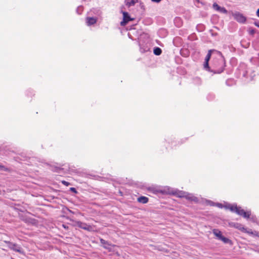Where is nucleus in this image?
I'll list each match as a JSON object with an SVG mask.
<instances>
[{"label":"nucleus","instance_id":"obj_21","mask_svg":"<svg viewBox=\"0 0 259 259\" xmlns=\"http://www.w3.org/2000/svg\"><path fill=\"white\" fill-rule=\"evenodd\" d=\"M254 24H255V26H256L257 27H259V21L255 22Z\"/></svg>","mask_w":259,"mask_h":259},{"label":"nucleus","instance_id":"obj_15","mask_svg":"<svg viewBox=\"0 0 259 259\" xmlns=\"http://www.w3.org/2000/svg\"><path fill=\"white\" fill-rule=\"evenodd\" d=\"M154 53L156 55H159L161 53V50L159 48H156L154 49Z\"/></svg>","mask_w":259,"mask_h":259},{"label":"nucleus","instance_id":"obj_18","mask_svg":"<svg viewBox=\"0 0 259 259\" xmlns=\"http://www.w3.org/2000/svg\"><path fill=\"white\" fill-rule=\"evenodd\" d=\"M62 183L64 185H66V186H68V185H69V183H68V182H66V181H62Z\"/></svg>","mask_w":259,"mask_h":259},{"label":"nucleus","instance_id":"obj_3","mask_svg":"<svg viewBox=\"0 0 259 259\" xmlns=\"http://www.w3.org/2000/svg\"><path fill=\"white\" fill-rule=\"evenodd\" d=\"M213 234L217 237L220 240H221L225 243H227L229 241V239L222 236L221 232L218 229H213Z\"/></svg>","mask_w":259,"mask_h":259},{"label":"nucleus","instance_id":"obj_20","mask_svg":"<svg viewBox=\"0 0 259 259\" xmlns=\"http://www.w3.org/2000/svg\"><path fill=\"white\" fill-rule=\"evenodd\" d=\"M152 2H155V3H159L161 0H151Z\"/></svg>","mask_w":259,"mask_h":259},{"label":"nucleus","instance_id":"obj_6","mask_svg":"<svg viewBox=\"0 0 259 259\" xmlns=\"http://www.w3.org/2000/svg\"><path fill=\"white\" fill-rule=\"evenodd\" d=\"M101 242L104 244V247L108 249L110 251H114L116 250V246L107 243H105V240L101 239Z\"/></svg>","mask_w":259,"mask_h":259},{"label":"nucleus","instance_id":"obj_23","mask_svg":"<svg viewBox=\"0 0 259 259\" xmlns=\"http://www.w3.org/2000/svg\"><path fill=\"white\" fill-rule=\"evenodd\" d=\"M254 33V31L253 30H252L250 31V33L253 34Z\"/></svg>","mask_w":259,"mask_h":259},{"label":"nucleus","instance_id":"obj_10","mask_svg":"<svg viewBox=\"0 0 259 259\" xmlns=\"http://www.w3.org/2000/svg\"><path fill=\"white\" fill-rule=\"evenodd\" d=\"M234 227L243 232L250 233L249 231H247V229L245 228L244 226L240 224L237 223L234 225Z\"/></svg>","mask_w":259,"mask_h":259},{"label":"nucleus","instance_id":"obj_1","mask_svg":"<svg viewBox=\"0 0 259 259\" xmlns=\"http://www.w3.org/2000/svg\"><path fill=\"white\" fill-rule=\"evenodd\" d=\"M224 207L226 209H229L232 212H235L237 214L243 216L244 218H249L251 214L250 211H245L241 207H237L236 205L226 204Z\"/></svg>","mask_w":259,"mask_h":259},{"label":"nucleus","instance_id":"obj_17","mask_svg":"<svg viewBox=\"0 0 259 259\" xmlns=\"http://www.w3.org/2000/svg\"><path fill=\"white\" fill-rule=\"evenodd\" d=\"M204 68L205 69H207L208 70H209V65H208V62H206V61H205V63L204 64Z\"/></svg>","mask_w":259,"mask_h":259},{"label":"nucleus","instance_id":"obj_4","mask_svg":"<svg viewBox=\"0 0 259 259\" xmlns=\"http://www.w3.org/2000/svg\"><path fill=\"white\" fill-rule=\"evenodd\" d=\"M179 196L180 197H186L187 199L194 201H197V198L196 197L194 196L192 194H188L185 192H181Z\"/></svg>","mask_w":259,"mask_h":259},{"label":"nucleus","instance_id":"obj_25","mask_svg":"<svg viewBox=\"0 0 259 259\" xmlns=\"http://www.w3.org/2000/svg\"><path fill=\"white\" fill-rule=\"evenodd\" d=\"M178 20H180L179 18H177V19H176V21H178Z\"/></svg>","mask_w":259,"mask_h":259},{"label":"nucleus","instance_id":"obj_9","mask_svg":"<svg viewBox=\"0 0 259 259\" xmlns=\"http://www.w3.org/2000/svg\"><path fill=\"white\" fill-rule=\"evenodd\" d=\"M123 20L121 22L120 24L122 26L125 25L127 22L131 20L130 16L127 12H123Z\"/></svg>","mask_w":259,"mask_h":259},{"label":"nucleus","instance_id":"obj_8","mask_svg":"<svg viewBox=\"0 0 259 259\" xmlns=\"http://www.w3.org/2000/svg\"><path fill=\"white\" fill-rule=\"evenodd\" d=\"M212 8L215 11H219L222 13L227 14L228 12L227 10L224 7L219 6L217 3H214L212 5Z\"/></svg>","mask_w":259,"mask_h":259},{"label":"nucleus","instance_id":"obj_14","mask_svg":"<svg viewBox=\"0 0 259 259\" xmlns=\"http://www.w3.org/2000/svg\"><path fill=\"white\" fill-rule=\"evenodd\" d=\"M138 202L142 203H146L148 201V198L145 196H141L138 198Z\"/></svg>","mask_w":259,"mask_h":259},{"label":"nucleus","instance_id":"obj_19","mask_svg":"<svg viewBox=\"0 0 259 259\" xmlns=\"http://www.w3.org/2000/svg\"><path fill=\"white\" fill-rule=\"evenodd\" d=\"M217 206L220 208H222L223 207V205L221 203H217Z\"/></svg>","mask_w":259,"mask_h":259},{"label":"nucleus","instance_id":"obj_16","mask_svg":"<svg viewBox=\"0 0 259 259\" xmlns=\"http://www.w3.org/2000/svg\"><path fill=\"white\" fill-rule=\"evenodd\" d=\"M212 50H209L208 51V52L205 57V61H206V62H209V60L211 57V52H212Z\"/></svg>","mask_w":259,"mask_h":259},{"label":"nucleus","instance_id":"obj_24","mask_svg":"<svg viewBox=\"0 0 259 259\" xmlns=\"http://www.w3.org/2000/svg\"><path fill=\"white\" fill-rule=\"evenodd\" d=\"M71 190L72 191H75V188H71Z\"/></svg>","mask_w":259,"mask_h":259},{"label":"nucleus","instance_id":"obj_12","mask_svg":"<svg viewBox=\"0 0 259 259\" xmlns=\"http://www.w3.org/2000/svg\"><path fill=\"white\" fill-rule=\"evenodd\" d=\"M87 22L88 25H91L94 24L97 21L96 19L93 17L88 18L87 19Z\"/></svg>","mask_w":259,"mask_h":259},{"label":"nucleus","instance_id":"obj_11","mask_svg":"<svg viewBox=\"0 0 259 259\" xmlns=\"http://www.w3.org/2000/svg\"><path fill=\"white\" fill-rule=\"evenodd\" d=\"M138 0H125L126 5L128 7L134 6Z\"/></svg>","mask_w":259,"mask_h":259},{"label":"nucleus","instance_id":"obj_7","mask_svg":"<svg viewBox=\"0 0 259 259\" xmlns=\"http://www.w3.org/2000/svg\"><path fill=\"white\" fill-rule=\"evenodd\" d=\"M101 242L104 244V247L108 249L110 251H114L116 250V246L107 243H105V240L101 239Z\"/></svg>","mask_w":259,"mask_h":259},{"label":"nucleus","instance_id":"obj_5","mask_svg":"<svg viewBox=\"0 0 259 259\" xmlns=\"http://www.w3.org/2000/svg\"><path fill=\"white\" fill-rule=\"evenodd\" d=\"M76 226L81 229L89 231H92L94 230L93 228L91 226L81 222H77Z\"/></svg>","mask_w":259,"mask_h":259},{"label":"nucleus","instance_id":"obj_13","mask_svg":"<svg viewBox=\"0 0 259 259\" xmlns=\"http://www.w3.org/2000/svg\"><path fill=\"white\" fill-rule=\"evenodd\" d=\"M10 248L18 252L21 251V248L16 244H11L10 245Z\"/></svg>","mask_w":259,"mask_h":259},{"label":"nucleus","instance_id":"obj_22","mask_svg":"<svg viewBox=\"0 0 259 259\" xmlns=\"http://www.w3.org/2000/svg\"><path fill=\"white\" fill-rule=\"evenodd\" d=\"M256 16L259 17V8L256 11Z\"/></svg>","mask_w":259,"mask_h":259},{"label":"nucleus","instance_id":"obj_2","mask_svg":"<svg viewBox=\"0 0 259 259\" xmlns=\"http://www.w3.org/2000/svg\"><path fill=\"white\" fill-rule=\"evenodd\" d=\"M232 15L239 23H244L246 22V18L242 14L239 12H235L232 13Z\"/></svg>","mask_w":259,"mask_h":259}]
</instances>
